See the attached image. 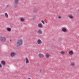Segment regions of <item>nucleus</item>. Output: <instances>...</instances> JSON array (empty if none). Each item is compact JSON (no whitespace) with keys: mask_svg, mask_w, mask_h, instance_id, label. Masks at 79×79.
Segmentation results:
<instances>
[{"mask_svg":"<svg viewBox=\"0 0 79 79\" xmlns=\"http://www.w3.org/2000/svg\"><path fill=\"white\" fill-rule=\"evenodd\" d=\"M58 18H59V19H61V16H58Z\"/></svg>","mask_w":79,"mask_h":79,"instance_id":"5701e85b","label":"nucleus"},{"mask_svg":"<svg viewBox=\"0 0 79 79\" xmlns=\"http://www.w3.org/2000/svg\"><path fill=\"white\" fill-rule=\"evenodd\" d=\"M19 2V0H15L14 1V3L16 5L18 4V3Z\"/></svg>","mask_w":79,"mask_h":79,"instance_id":"0eeeda50","label":"nucleus"},{"mask_svg":"<svg viewBox=\"0 0 79 79\" xmlns=\"http://www.w3.org/2000/svg\"><path fill=\"white\" fill-rule=\"evenodd\" d=\"M7 31H9V32H10V31H11V29L10 28H8L7 29Z\"/></svg>","mask_w":79,"mask_h":79,"instance_id":"2eb2a0df","label":"nucleus"},{"mask_svg":"<svg viewBox=\"0 0 79 79\" xmlns=\"http://www.w3.org/2000/svg\"><path fill=\"white\" fill-rule=\"evenodd\" d=\"M58 40L59 42H61V40L60 39H59Z\"/></svg>","mask_w":79,"mask_h":79,"instance_id":"393cba45","label":"nucleus"},{"mask_svg":"<svg viewBox=\"0 0 79 79\" xmlns=\"http://www.w3.org/2000/svg\"><path fill=\"white\" fill-rule=\"evenodd\" d=\"M69 54L70 55H72L73 54V51H70L69 52Z\"/></svg>","mask_w":79,"mask_h":79,"instance_id":"f8f14e48","label":"nucleus"},{"mask_svg":"<svg viewBox=\"0 0 79 79\" xmlns=\"http://www.w3.org/2000/svg\"><path fill=\"white\" fill-rule=\"evenodd\" d=\"M2 68V65L0 63V68Z\"/></svg>","mask_w":79,"mask_h":79,"instance_id":"b1692460","label":"nucleus"},{"mask_svg":"<svg viewBox=\"0 0 79 79\" xmlns=\"http://www.w3.org/2000/svg\"><path fill=\"white\" fill-rule=\"evenodd\" d=\"M62 31L63 32H68V31L67 30V29H66L65 28H63L62 29Z\"/></svg>","mask_w":79,"mask_h":79,"instance_id":"20e7f679","label":"nucleus"},{"mask_svg":"<svg viewBox=\"0 0 79 79\" xmlns=\"http://www.w3.org/2000/svg\"><path fill=\"white\" fill-rule=\"evenodd\" d=\"M39 56L40 58H44V55L40 53L39 55Z\"/></svg>","mask_w":79,"mask_h":79,"instance_id":"7ed1b4c3","label":"nucleus"},{"mask_svg":"<svg viewBox=\"0 0 79 79\" xmlns=\"http://www.w3.org/2000/svg\"><path fill=\"white\" fill-rule=\"evenodd\" d=\"M38 27H40L41 28H42V27H43V26L41 24H38Z\"/></svg>","mask_w":79,"mask_h":79,"instance_id":"4468645a","label":"nucleus"},{"mask_svg":"<svg viewBox=\"0 0 79 79\" xmlns=\"http://www.w3.org/2000/svg\"><path fill=\"white\" fill-rule=\"evenodd\" d=\"M33 10L34 12L35 13H37V11H38V10L36 8H34Z\"/></svg>","mask_w":79,"mask_h":79,"instance_id":"9b49d317","label":"nucleus"},{"mask_svg":"<svg viewBox=\"0 0 79 79\" xmlns=\"http://www.w3.org/2000/svg\"><path fill=\"white\" fill-rule=\"evenodd\" d=\"M25 60H26V63H29V60H28V59L26 57L25 58Z\"/></svg>","mask_w":79,"mask_h":79,"instance_id":"6e6552de","label":"nucleus"},{"mask_svg":"<svg viewBox=\"0 0 79 79\" xmlns=\"http://www.w3.org/2000/svg\"><path fill=\"white\" fill-rule=\"evenodd\" d=\"M46 56L47 58H49V56H50V55H49V54H48V53H46Z\"/></svg>","mask_w":79,"mask_h":79,"instance_id":"f3484780","label":"nucleus"},{"mask_svg":"<svg viewBox=\"0 0 79 79\" xmlns=\"http://www.w3.org/2000/svg\"><path fill=\"white\" fill-rule=\"evenodd\" d=\"M9 6H10V5H7L6 6V7H7V8H8V7H9Z\"/></svg>","mask_w":79,"mask_h":79,"instance_id":"a878e982","label":"nucleus"},{"mask_svg":"<svg viewBox=\"0 0 79 79\" xmlns=\"http://www.w3.org/2000/svg\"><path fill=\"white\" fill-rule=\"evenodd\" d=\"M20 21L22 22H24V19L23 18H21L20 19Z\"/></svg>","mask_w":79,"mask_h":79,"instance_id":"ddd939ff","label":"nucleus"},{"mask_svg":"<svg viewBox=\"0 0 79 79\" xmlns=\"http://www.w3.org/2000/svg\"><path fill=\"white\" fill-rule=\"evenodd\" d=\"M69 17L70 18H71V19H73V18L74 17L73 16H72V15H69Z\"/></svg>","mask_w":79,"mask_h":79,"instance_id":"a211bd4d","label":"nucleus"},{"mask_svg":"<svg viewBox=\"0 0 79 79\" xmlns=\"http://www.w3.org/2000/svg\"><path fill=\"white\" fill-rule=\"evenodd\" d=\"M41 22H42V23H43V24H45V22H44V20H42V21H41Z\"/></svg>","mask_w":79,"mask_h":79,"instance_id":"412c9836","label":"nucleus"},{"mask_svg":"<svg viewBox=\"0 0 79 79\" xmlns=\"http://www.w3.org/2000/svg\"><path fill=\"white\" fill-rule=\"evenodd\" d=\"M15 53L14 52H11L10 53V56L12 57H13V56H15Z\"/></svg>","mask_w":79,"mask_h":79,"instance_id":"423d86ee","label":"nucleus"},{"mask_svg":"<svg viewBox=\"0 0 79 79\" xmlns=\"http://www.w3.org/2000/svg\"><path fill=\"white\" fill-rule=\"evenodd\" d=\"M28 79H31V78H28Z\"/></svg>","mask_w":79,"mask_h":79,"instance_id":"c756f323","label":"nucleus"},{"mask_svg":"<svg viewBox=\"0 0 79 79\" xmlns=\"http://www.w3.org/2000/svg\"><path fill=\"white\" fill-rule=\"evenodd\" d=\"M74 64L73 63H72L71 64V66H74Z\"/></svg>","mask_w":79,"mask_h":79,"instance_id":"4be33fe9","label":"nucleus"},{"mask_svg":"<svg viewBox=\"0 0 79 79\" xmlns=\"http://www.w3.org/2000/svg\"><path fill=\"white\" fill-rule=\"evenodd\" d=\"M39 71H40V73H41V72H42V69H39Z\"/></svg>","mask_w":79,"mask_h":79,"instance_id":"bb28decb","label":"nucleus"},{"mask_svg":"<svg viewBox=\"0 0 79 79\" xmlns=\"http://www.w3.org/2000/svg\"><path fill=\"white\" fill-rule=\"evenodd\" d=\"M15 8H16V6H15Z\"/></svg>","mask_w":79,"mask_h":79,"instance_id":"cd10ccee","label":"nucleus"},{"mask_svg":"<svg viewBox=\"0 0 79 79\" xmlns=\"http://www.w3.org/2000/svg\"><path fill=\"white\" fill-rule=\"evenodd\" d=\"M5 15L6 17L7 18H8V14H7L6 13H5Z\"/></svg>","mask_w":79,"mask_h":79,"instance_id":"dca6fc26","label":"nucleus"},{"mask_svg":"<svg viewBox=\"0 0 79 79\" xmlns=\"http://www.w3.org/2000/svg\"><path fill=\"white\" fill-rule=\"evenodd\" d=\"M0 40L1 41H2L3 42H5L6 41V39L5 38L3 37H2L0 38Z\"/></svg>","mask_w":79,"mask_h":79,"instance_id":"f03ea898","label":"nucleus"},{"mask_svg":"<svg viewBox=\"0 0 79 79\" xmlns=\"http://www.w3.org/2000/svg\"><path fill=\"white\" fill-rule=\"evenodd\" d=\"M60 53H61L62 55H64V52L62 51Z\"/></svg>","mask_w":79,"mask_h":79,"instance_id":"aec40b11","label":"nucleus"},{"mask_svg":"<svg viewBox=\"0 0 79 79\" xmlns=\"http://www.w3.org/2000/svg\"><path fill=\"white\" fill-rule=\"evenodd\" d=\"M38 34H42V31L41 30H39L38 31Z\"/></svg>","mask_w":79,"mask_h":79,"instance_id":"9d476101","label":"nucleus"},{"mask_svg":"<svg viewBox=\"0 0 79 79\" xmlns=\"http://www.w3.org/2000/svg\"><path fill=\"white\" fill-rule=\"evenodd\" d=\"M1 64H2V65H5L6 63L5 61L2 60L1 61Z\"/></svg>","mask_w":79,"mask_h":79,"instance_id":"1a4fd4ad","label":"nucleus"},{"mask_svg":"<svg viewBox=\"0 0 79 79\" xmlns=\"http://www.w3.org/2000/svg\"><path fill=\"white\" fill-rule=\"evenodd\" d=\"M10 42H11V41H11V40H10Z\"/></svg>","mask_w":79,"mask_h":79,"instance_id":"c85d7f7f","label":"nucleus"},{"mask_svg":"<svg viewBox=\"0 0 79 79\" xmlns=\"http://www.w3.org/2000/svg\"><path fill=\"white\" fill-rule=\"evenodd\" d=\"M16 44L17 46L18 47H19L21 45H23V40L21 39L18 40Z\"/></svg>","mask_w":79,"mask_h":79,"instance_id":"f257e3e1","label":"nucleus"},{"mask_svg":"<svg viewBox=\"0 0 79 79\" xmlns=\"http://www.w3.org/2000/svg\"><path fill=\"white\" fill-rule=\"evenodd\" d=\"M36 18V17H34L32 19L33 21L35 20V19Z\"/></svg>","mask_w":79,"mask_h":79,"instance_id":"6ab92c4d","label":"nucleus"},{"mask_svg":"<svg viewBox=\"0 0 79 79\" xmlns=\"http://www.w3.org/2000/svg\"><path fill=\"white\" fill-rule=\"evenodd\" d=\"M37 42L38 44H41L42 43V41H41L39 39L38 40Z\"/></svg>","mask_w":79,"mask_h":79,"instance_id":"39448f33","label":"nucleus"}]
</instances>
